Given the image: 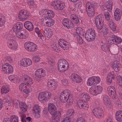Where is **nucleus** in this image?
I'll use <instances>...</instances> for the list:
<instances>
[{
	"label": "nucleus",
	"instance_id": "1",
	"mask_svg": "<svg viewBox=\"0 0 122 122\" xmlns=\"http://www.w3.org/2000/svg\"><path fill=\"white\" fill-rule=\"evenodd\" d=\"M39 14L45 19L47 20L46 21H45L46 26L50 27L54 24L55 21L51 19V18L54 17L55 13L52 10L46 9L42 10L40 11Z\"/></svg>",
	"mask_w": 122,
	"mask_h": 122
},
{
	"label": "nucleus",
	"instance_id": "2",
	"mask_svg": "<svg viewBox=\"0 0 122 122\" xmlns=\"http://www.w3.org/2000/svg\"><path fill=\"white\" fill-rule=\"evenodd\" d=\"M23 24L18 22L14 25L13 31L16 33V36L18 38L21 39H25L27 38V31L25 29H23Z\"/></svg>",
	"mask_w": 122,
	"mask_h": 122
},
{
	"label": "nucleus",
	"instance_id": "3",
	"mask_svg": "<svg viewBox=\"0 0 122 122\" xmlns=\"http://www.w3.org/2000/svg\"><path fill=\"white\" fill-rule=\"evenodd\" d=\"M22 80L25 82L21 84L19 86V89L22 92L27 94L29 93L30 91L27 87H30L33 83L31 77L26 75H25L23 76Z\"/></svg>",
	"mask_w": 122,
	"mask_h": 122
},
{
	"label": "nucleus",
	"instance_id": "4",
	"mask_svg": "<svg viewBox=\"0 0 122 122\" xmlns=\"http://www.w3.org/2000/svg\"><path fill=\"white\" fill-rule=\"evenodd\" d=\"M70 93V91L68 90H66L63 91L60 95L61 101L64 103L67 102L68 105L71 104L73 103V100L72 98V95Z\"/></svg>",
	"mask_w": 122,
	"mask_h": 122
},
{
	"label": "nucleus",
	"instance_id": "5",
	"mask_svg": "<svg viewBox=\"0 0 122 122\" xmlns=\"http://www.w3.org/2000/svg\"><path fill=\"white\" fill-rule=\"evenodd\" d=\"M58 64V69L61 72H63L67 70L69 67L68 62L63 59H61L59 60Z\"/></svg>",
	"mask_w": 122,
	"mask_h": 122
},
{
	"label": "nucleus",
	"instance_id": "6",
	"mask_svg": "<svg viewBox=\"0 0 122 122\" xmlns=\"http://www.w3.org/2000/svg\"><path fill=\"white\" fill-rule=\"evenodd\" d=\"M86 10L87 14L89 17L94 16L95 14V5L93 3L90 2H87L86 4Z\"/></svg>",
	"mask_w": 122,
	"mask_h": 122
},
{
	"label": "nucleus",
	"instance_id": "7",
	"mask_svg": "<svg viewBox=\"0 0 122 122\" xmlns=\"http://www.w3.org/2000/svg\"><path fill=\"white\" fill-rule=\"evenodd\" d=\"M96 36L95 30L92 28L88 29L85 33V37L86 39L88 41H91L94 39Z\"/></svg>",
	"mask_w": 122,
	"mask_h": 122
},
{
	"label": "nucleus",
	"instance_id": "8",
	"mask_svg": "<svg viewBox=\"0 0 122 122\" xmlns=\"http://www.w3.org/2000/svg\"><path fill=\"white\" fill-rule=\"evenodd\" d=\"M51 4L53 8L58 11L62 10L65 6L64 3L59 0L52 2Z\"/></svg>",
	"mask_w": 122,
	"mask_h": 122
},
{
	"label": "nucleus",
	"instance_id": "9",
	"mask_svg": "<svg viewBox=\"0 0 122 122\" xmlns=\"http://www.w3.org/2000/svg\"><path fill=\"white\" fill-rule=\"evenodd\" d=\"M102 90V87L100 86H95V85L91 87L90 89V93L93 95H96L100 94Z\"/></svg>",
	"mask_w": 122,
	"mask_h": 122
},
{
	"label": "nucleus",
	"instance_id": "10",
	"mask_svg": "<svg viewBox=\"0 0 122 122\" xmlns=\"http://www.w3.org/2000/svg\"><path fill=\"white\" fill-rule=\"evenodd\" d=\"M24 47L26 50L30 52L35 51L37 50L36 45L30 42H26L24 45Z\"/></svg>",
	"mask_w": 122,
	"mask_h": 122
},
{
	"label": "nucleus",
	"instance_id": "11",
	"mask_svg": "<svg viewBox=\"0 0 122 122\" xmlns=\"http://www.w3.org/2000/svg\"><path fill=\"white\" fill-rule=\"evenodd\" d=\"M30 15L29 11L24 10L20 11L18 14V18L21 20H24L28 19Z\"/></svg>",
	"mask_w": 122,
	"mask_h": 122
},
{
	"label": "nucleus",
	"instance_id": "12",
	"mask_svg": "<svg viewBox=\"0 0 122 122\" xmlns=\"http://www.w3.org/2000/svg\"><path fill=\"white\" fill-rule=\"evenodd\" d=\"M35 78L38 81H40L46 75L44 71L42 69H37L35 72Z\"/></svg>",
	"mask_w": 122,
	"mask_h": 122
},
{
	"label": "nucleus",
	"instance_id": "13",
	"mask_svg": "<svg viewBox=\"0 0 122 122\" xmlns=\"http://www.w3.org/2000/svg\"><path fill=\"white\" fill-rule=\"evenodd\" d=\"M100 81V79L99 77L93 76L88 79L87 84L88 86H94L98 83Z\"/></svg>",
	"mask_w": 122,
	"mask_h": 122
},
{
	"label": "nucleus",
	"instance_id": "14",
	"mask_svg": "<svg viewBox=\"0 0 122 122\" xmlns=\"http://www.w3.org/2000/svg\"><path fill=\"white\" fill-rule=\"evenodd\" d=\"M2 67L3 71L6 74L11 73L13 71L12 66L8 63H6L3 65Z\"/></svg>",
	"mask_w": 122,
	"mask_h": 122
},
{
	"label": "nucleus",
	"instance_id": "15",
	"mask_svg": "<svg viewBox=\"0 0 122 122\" xmlns=\"http://www.w3.org/2000/svg\"><path fill=\"white\" fill-rule=\"evenodd\" d=\"M92 112L94 115L98 118L102 117L104 115L102 110L100 108H95L93 109Z\"/></svg>",
	"mask_w": 122,
	"mask_h": 122
},
{
	"label": "nucleus",
	"instance_id": "16",
	"mask_svg": "<svg viewBox=\"0 0 122 122\" xmlns=\"http://www.w3.org/2000/svg\"><path fill=\"white\" fill-rule=\"evenodd\" d=\"M57 86V82L54 79L49 80L48 81L47 84V86L48 89L51 90H55Z\"/></svg>",
	"mask_w": 122,
	"mask_h": 122
},
{
	"label": "nucleus",
	"instance_id": "17",
	"mask_svg": "<svg viewBox=\"0 0 122 122\" xmlns=\"http://www.w3.org/2000/svg\"><path fill=\"white\" fill-rule=\"evenodd\" d=\"M62 23L63 25L68 29H71L74 26V24L71 20L68 18H65L63 20Z\"/></svg>",
	"mask_w": 122,
	"mask_h": 122
},
{
	"label": "nucleus",
	"instance_id": "18",
	"mask_svg": "<svg viewBox=\"0 0 122 122\" xmlns=\"http://www.w3.org/2000/svg\"><path fill=\"white\" fill-rule=\"evenodd\" d=\"M58 42L60 46L64 50L68 49L69 47L68 43L63 39H60Z\"/></svg>",
	"mask_w": 122,
	"mask_h": 122
},
{
	"label": "nucleus",
	"instance_id": "19",
	"mask_svg": "<svg viewBox=\"0 0 122 122\" xmlns=\"http://www.w3.org/2000/svg\"><path fill=\"white\" fill-rule=\"evenodd\" d=\"M58 42L60 46L64 50L68 49L69 47L68 43L63 39H60Z\"/></svg>",
	"mask_w": 122,
	"mask_h": 122
},
{
	"label": "nucleus",
	"instance_id": "20",
	"mask_svg": "<svg viewBox=\"0 0 122 122\" xmlns=\"http://www.w3.org/2000/svg\"><path fill=\"white\" fill-rule=\"evenodd\" d=\"M48 109L50 113L52 115H55L57 113L56 108L53 103L49 104L48 107Z\"/></svg>",
	"mask_w": 122,
	"mask_h": 122
},
{
	"label": "nucleus",
	"instance_id": "21",
	"mask_svg": "<svg viewBox=\"0 0 122 122\" xmlns=\"http://www.w3.org/2000/svg\"><path fill=\"white\" fill-rule=\"evenodd\" d=\"M21 66L24 67H27L29 66L32 64V61L29 58L22 59L20 61Z\"/></svg>",
	"mask_w": 122,
	"mask_h": 122
},
{
	"label": "nucleus",
	"instance_id": "22",
	"mask_svg": "<svg viewBox=\"0 0 122 122\" xmlns=\"http://www.w3.org/2000/svg\"><path fill=\"white\" fill-rule=\"evenodd\" d=\"M70 78L72 81L78 83L81 82L82 81L80 76L75 73H72L70 76Z\"/></svg>",
	"mask_w": 122,
	"mask_h": 122
},
{
	"label": "nucleus",
	"instance_id": "23",
	"mask_svg": "<svg viewBox=\"0 0 122 122\" xmlns=\"http://www.w3.org/2000/svg\"><path fill=\"white\" fill-rule=\"evenodd\" d=\"M110 41L112 42H111L116 43L117 44L121 43L122 41V39L114 35H112L110 38Z\"/></svg>",
	"mask_w": 122,
	"mask_h": 122
},
{
	"label": "nucleus",
	"instance_id": "24",
	"mask_svg": "<svg viewBox=\"0 0 122 122\" xmlns=\"http://www.w3.org/2000/svg\"><path fill=\"white\" fill-rule=\"evenodd\" d=\"M112 66L113 69L117 72L119 71L122 65L119 62L116 61L113 63Z\"/></svg>",
	"mask_w": 122,
	"mask_h": 122
},
{
	"label": "nucleus",
	"instance_id": "25",
	"mask_svg": "<svg viewBox=\"0 0 122 122\" xmlns=\"http://www.w3.org/2000/svg\"><path fill=\"white\" fill-rule=\"evenodd\" d=\"M9 47V48L13 50H16L17 48V44L15 40H10L8 42Z\"/></svg>",
	"mask_w": 122,
	"mask_h": 122
},
{
	"label": "nucleus",
	"instance_id": "26",
	"mask_svg": "<svg viewBox=\"0 0 122 122\" xmlns=\"http://www.w3.org/2000/svg\"><path fill=\"white\" fill-rule=\"evenodd\" d=\"M122 15L121 12L119 9L117 8L116 9L114 12V18L115 20L117 21H119L120 20Z\"/></svg>",
	"mask_w": 122,
	"mask_h": 122
},
{
	"label": "nucleus",
	"instance_id": "27",
	"mask_svg": "<svg viewBox=\"0 0 122 122\" xmlns=\"http://www.w3.org/2000/svg\"><path fill=\"white\" fill-rule=\"evenodd\" d=\"M115 78V75L114 74L113 72L109 73L106 78L107 83L108 84H111L112 81V79Z\"/></svg>",
	"mask_w": 122,
	"mask_h": 122
},
{
	"label": "nucleus",
	"instance_id": "28",
	"mask_svg": "<svg viewBox=\"0 0 122 122\" xmlns=\"http://www.w3.org/2000/svg\"><path fill=\"white\" fill-rule=\"evenodd\" d=\"M18 120V117L15 115H12L11 116L10 119L8 118H5L4 119L3 122H15L16 121Z\"/></svg>",
	"mask_w": 122,
	"mask_h": 122
},
{
	"label": "nucleus",
	"instance_id": "29",
	"mask_svg": "<svg viewBox=\"0 0 122 122\" xmlns=\"http://www.w3.org/2000/svg\"><path fill=\"white\" fill-rule=\"evenodd\" d=\"M24 26L25 28L29 31H32L33 30V26L32 23L29 21H27L24 23Z\"/></svg>",
	"mask_w": 122,
	"mask_h": 122
},
{
	"label": "nucleus",
	"instance_id": "30",
	"mask_svg": "<svg viewBox=\"0 0 122 122\" xmlns=\"http://www.w3.org/2000/svg\"><path fill=\"white\" fill-rule=\"evenodd\" d=\"M44 34L46 36L50 38L53 34V32L51 29L47 28L44 29Z\"/></svg>",
	"mask_w": 122,
	"mask_h": 122
},
{
	"label": "nucleus",
	"instance_id": "31",
	"mask_svg": "<svg viewBox=\"0 0 122 122\" xmlns=\"http://www.w3.org/2000/svg\"><path fill=\"white\" fill-rule=\"evenodd\" d=\"M104 18L102 14H99L96 17L95 19V24L99 23H104Z\"/></svg>",
	"mask_w": 122,
	"mask_h": 122
},
{
	"label": "nucleus",
	"instance_id": "32",
	"mask_svg": "<svg viewBox=\"0 0 122 122\" xmlns=\"http://www.w3.org/2000/svg\"><path fill=\"white\" fill-rule=\"evenodd\" d=\"M115 118L118 121H122V111H118L116 112Z\"/></svg>",
	"mask_w": 122,
	"mask_h": 122
},
{
	"label": "nucleus",
	"instance_id": "33",
	"mask_svg": "<svg viewBox=\"0 0 122 122\" xmlns=\"http://www.w3.org/2000/svg\"><path fill=\"white\" fill-rule=\"evenodd\" d=\"M71 19L75 23H80V20L79 18L75 14H72L70 16Z\"/></svg>",
	"mask_w": 122,
	"mask_h": 122
},
{
	"label": "nucleus",
	"instance_id": "34",
	"mask_svg": "<svg viewBox=\"0 0 122 122\" xmlns=\"http://www.w3.org/2000/svg\"><path fill=\"white\" fill-rule=\"evenodd\" d=\"M81 100L83 101L84 102H86L90 99V97L88 94L83 93L81 95Z\"/></svg>",
	"mask_w": 122,
	"mask_h": 122
},
{
	"label": "nucleus",
	"instance_id": "35",
	"mask_svg": "<svg viewBox=\"0 0 122 122\" xmlns=\"http://www.w3.org/2000/svg\"><path fill=\"white\" fill-rule=\"evenodd\" d=\"M103 102L105 105H108L111 103V101L109 97L105 95L103 98Z\"/></svg>",
	"mask_w": 122,
	"mask_h": 122
},
{
	"label": "nucleus",
	"instance_id": "36",
	"mask_svg": "<svg viewBox=\"0 0 122 122\" xmlns=\"http://www.w3.org/2000/svg\"><path fill=\"white\" fill-rule=\"evenodd\" d=\"M9 80L11 82L13 83H17L18 82V79L16 76L12 75L9 76Z\"/></svg>",
	"mask_w": 122,
	"mask_h": 122
},
{
	"label": "nucleus",
	"instance_id": "37",
	"mask_svg": "<svg viewBox=\"0 0 122 122\" xmlns=\"http://www.w3.org/2000/svg\"><path fill=\"white\" fill-rule=\"evenodd\" d=\"M110 46L107 43L103 44L101 46V48L102 50L105 52L110 51Z\"/></svg>",
	"mask_w": 122,
	"mask_h": 122
},
{
	"label": "nucleus",
	"instance_id": "38",
	"mask_svg": "<svg viewBox=\"0 0 122 122\" xmlns=\"http://www.w3.org/2000/svg\"><path fill=\"white\" fill-rule=\"evenodd\" d=\"M38 99L41 102H44V101H46V99L44 96V92H41L39 94Z\"/></svg>",
	"mask_w": 122,
	"mask_h": 122
},
{
	"label": "nucleus",
	"instance_id": "39",
	"mask_svg": "<svg viewBox=\"0 0 122 122\" xmlns=\"http://www.w3.org/2000/svg\"><path fill=\"white\" fill-rule=\"evenodd\" d=\"M21 110L24 112H26L27 109V107L26 103L25 102H21L19 107Z\"/></svg>",
	"mask_w": 122,
	"mask_h": 122
},
{
	"label": "nucleus",
	"instance_id": "40",
	"mask_svg": "<svg viewBox=\"0 0 122 122\" xmlns=\"http://www.w3.org/2000/svg\"><path fill=\"white\" fill-rule=\"evenodd\" d=\"M57 43L56 42H54L52 44L51 46L52 48L57 52L60 51H61L60 48L59 46Z\"/></svg>",
	"mask_w": 122,
	"mask_h": 122
},
{
	"label": "nucleus",
	"instance_id": "41",
	"mask_svg": "<svg viewBox=\"0 0 122 122\" xmlns=\"http://www.w3.org/2000/svg\"><path fill=\"white\" fill-rule=\"evenodd\" d=\"M82 30V29L80 27H78L76 29V33L79 35V37L83 36V37L84 36V33L83 31Z\"/></svg>",
	"mask_w": 122,
	"mask_h": 122
},
{
	"label": "nucleus",
	"instance_id": "42",
	"mask_svg": "<svg viewBox=\"0 0 122 122\" xmlns=\"http://www.w3.org/2000/svg\"><path fill=\"white\" fill-rule=\"evenodd\" d=\"M58 114V116L57 115L55 118L52 119L51 120V122H59L61 116V113L60 112H59Z\"/></svg>",
	"mask_w": 122,
	"mask_h": 122
},
{
	"label": "nucleus",
	"instance_id": "43",
	"mask_svg": "<svg viewBox=\"0 0 122 122\" xmlns=\"http://www.w3.org/2000/svg\"><path fill=\"white\" fill-rule=\"evenodd\" d=\"M9 91V89L7 86H3L1 89L2 94L6 93H8Z\"/></svg>",
	"mask_w": 122,
	"mask_h": 122
},
{
	"label": "nucleus",
	"instance_id": "44",
	"mask_svg": "<svg viewBox=\"0 0 122 122\" xmlns=\"http://www.w3.org/2000/svg\"><path fill=\"white\" fill-rule=\"evenodd\" d=\"M75 114L74 110L72 109H70L68 110L67 112V114L69 116L71 117H73Z\"/></svg>",
	"mask_w": 122,
	"mask_h": 122
},
{
	"label": "nucleus",
	"instance_id": "45",
	"mask_svg": "<svg viewBox=\"0 0 122 122\" xmlns=\"http://www.w3.org/2000/svg\"><path fill=\"white\" fill-rule=\"evenodd\" d=\"M108 93L111 97L113 99H115L116 97V92H109Z\"/></svg>",
	"mask_w": 122,
	"mask_h": 122
},
{
	"label": "nucleus",
	"instance_id": "46",
	"mask_svg": "<svg viewBox=\"0 0 122 122\" xmlns=\"http://www.w3.org/2000/svg\"><path fill=\"white\" fill-rule=\"evenodd\" d=\"M44 96L46 99V101L51 97V93L49 91H46L44 92Z\"/></svg>",
	"mask_w": 122,
	"mask_h": 122
},
{
	"label": "nucleus",
	"instance_id": "47",
	"mask_svg": "<svg viewBox=\"0 0 122 122\" xmlns=\"http://www.w3.org/2000/svg\"><path fill=\"white\" fill-rule=\"evenodd\" d=\"M35 32L37 34L38 36L40 37L41 39V38L43 37L42 34L40 32L39 28L37 27H36L35 29Z\"/></svg>",
	"mask_w": 122,
	"mask_h": 122
},
{
	"label": "nucleus",
	"instance_id": "48",
	"mask_svg": "<svg viewBox=\"0 0 122 122\" xmlns=\"http://www.w3.org/2000/svg\"><path fill=\"white\" fill-rule=\"evenodd\" d=\"M13 103L15 107L18 108L20 107L21 103L17 100L15 99L13 101Z\"/></svg>",
	"mask_w": 122,
	"mask_h": 122
},
{
	"label": "nucleus",
	"instance_id": "49",
	"mask_svg": "<svg viewBox=\"0 0 122 122\" xmlns=\"http://www.w3.org/2000/svg\"><path fill=\"white\" fill-rule=\"evenodd\" d=\"M40 106L38 105H35L33 107V110L35 112H40L41 109Z\"/></svg>",
	"mask_w": 122,
	"mask_h": 122
},
{
	"label": "nucleus",
	"instance_id": "50",
	"mask_svg": "<svg viewBox=\"0 0 122 122\" xmlns=\"http://www.w3.org/2000/svg\"><path fill=\"white\" fill-rule=\"evenodd\" d=\"M5 22V17L4 16H0V26L4 25Z\"/></svg>",
	"mask_w": 122,
	"mask_h": 122
},
{
	"label": "nucleus",
	"instance_id": "51",
	"mask_svg": "<svg viewBox=\"0 0 122 122\" xmlns=\"http://www.w3.org/2000/svg\"><path fill=\"white\" fill-rule=\"evenodd\" d=\"M104 14L106 21H109V20L111 19H110L111 16L110 15L109 13L108 12H105Z\"/></svg>",
	"mask_w": 122,
	"mask_h": 122
},
{
	"label": "nucleus",
	"instance_id": "52",
	"mask_svg": "<svg viewBox=\"0 0 122 122\" xmlns=\"http://www.w3.org/2000/svg\"><path fill=\"white\" fill-rule=\"evenodd\" d=\"M104 23H99L95 24L97 29L99 30L102 28Z\"/></svg>",
	"mask_w": 122,
	"mask_h": 122
},
{
	"label": "nucleus",
	"instance_id": "53",
	"mask_svg": "<svg viewBox=\"0 0 122 122\" xmlns=\"http://www.w3.org/2000/svg\"><path fill=\"white\" fill-rule=\"evenodd\" d=\"M117 80L119 82V84L120 86L122 87V78L121 76H119L117 78Z\"/></svg>",
	"mask_w": 122,
	"mask_h": 122
},
{
	"label": "nucleus",
	"instance_id": "54",
	"mask_svg": "<svg viewBox=\"0 0 122 122\" xmlns=\"http://www.w3.org/2000/svg\"><path fill=\"white\" fill-rule=\"evenodd\" d=\"M108 29L106 27L103 28L100 32V33L103 35H107L108 34Z\"/></svg>",
	"mask_w": 122,
	"mask_h": 122
},
{
	"label": "nucleus",
	"instance_id": "55",
	"mask_svg": "<svg viewBox=\"0 0 122 122\" xmlns=\"http://www.w3.org/2000/svg\"><path fill=\"white\" fill-rule=\"evenodd\" d=\"M84 103L83 101L81 100H79L77 102V105L79 107L81 108H82L81 106Z\"/></svg>",
	"mask_w": 122,
	"mask_h": 122
},
{
	"label": "nucleus",
	"instance_id": "56",
	"mask_svg": "<svg viewBox=\"0 0 122 122\" xmlns=\"http://www.w3.org/2000/svg\"><path fill=\"white\" fill-rule=\"evenodd\" d=\"M85 118L83 117H81L78 118L76 122H85Z\"/></svg>",
	"mask_w": 122,
	"mask_h": 122
},
{
	"label": "nucleus",
	"instance_id": "57",
	"mask_svg": "<svg viewBox=\"0 0 122 122\" xmlns=\"http://www.w3.org/2000/svg\"><path fill=\"white\" fill-rule=\"evenodd\" d=\"M6 62H9L10 63L12 62L13 60L11 57L10 56H7L6 58L5 61Z\"/></svg>",
	"mask_w": 122,
	"mask_h": 122
},
{
	"label": "nucleus",
	"instance_id": "58",
	"mask_svg": "<svg viewBox=\"0 0 122 122\" xmlns=\"http://www.w3.org/2000/svg\"><path fill=\"white\" fill-rule=\"evenodd\" d=\"M107 21V24L108 26L110 27L113 25L114 24V23L113 20L111 19L109 21Z\"/></svg>",
	"mask_w": 122,
	"mask_h": 122
},
{
	"label": "nucleus",
	"instance_id": "59",
	"mask_svg": "<svg viewBox=\"0 0 122 122\" xmlns=\"http://www.w3.org/2000/svg\"><path fill=\"white\" fill-rule=\"evenodd\" d=\"M82 108L84 109H87L89 107V106L87 104L86 102H84V103L82 105V106H81Z\"/></svg>",
	"mask_w": 122,
	"mask_h": 122
},
{
	"label": "nucleus",
	"instance_id": "60",
	"mask_svg": "<svg viewBox=\"0 0 122 122\" xmlns=\"http://www.w3.org/2000/svg\"><path fill=\"white\" fill-rule=\"evenodd\" d=\"M33 59V60L35 62H37L40 61V58L39 56H36L34 57Z\"/></svg>",
	"mask_w": 122,
	"mask_h": 122
},
{
	"label": "nucleus",
	"instance_id": "61",
	"mask_svg": "<svg viewBox=\"0 0 122 122\" xmlns=\"http://www.w3.org/2000/svg\"><path fill=\"white\" fill-rule=\"evenodd\" d=\"M108 90L109 92H116L115 88L113 86H110L108 88Z\"/></svg>",
	"mask_w": 122,
	"mask_h": 122
},
{
	"label": "nucleus",
	"instance_id": "62",
	"mask_svg": "<svg viewBox=\"0 0 122 122\" xmlns=\"http://www.w3.org/2000/svg\"><path fill=\"white\" fill-rule=\"evenodd\" d=\"M5 99V102H10V96L8 95H6Z\"/></svg>",
	"mask_w": 122,
	"mask_h": 122
},
{
	"label": "nucleus",
	"instance_id": "63",
	"mask_svg": "<svg viewBox=\"0 0 122 122\" xmlns=\"http://www.w3.org/2000/svg\"><path fill=\"white\" fill-rule=\"evenodd\" d=\"M26 116L23 114H22L21 117V121L22 122H26V120H25V118Z\"/></svg>",
	"mask_w": 122,
	"mask_h": 122
},
{
	"label": "nucleus",
	"instance_id": "64",
	"mask_svg": "<svg viewBox=\"0 0 122 122\" xmlns=\"http://www.w3.org/2000/svg\"><path fill=\"white\" fill-rule=\"evenodd\" d=\"M70 119L69 117H66L61 122H70Z\"/></svg>",
	"mask_w": 122,
	"mask_h": 122
}]
</instances>
